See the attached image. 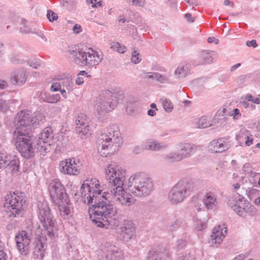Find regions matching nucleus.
Returning <instances> with one entry per match:
<instances>
[{
	"instance_id": "nucleus-1",
	"label": "nucleus",
	"mask_w": 260,
	"mask_h": 260,
	"mask_svg": "<svg viewBox=\"0 0 260 260\" xmlns=\"http://www.w3.org/2000/svg\"><path fill=\"white\" fill-rule=\"evenodd\" d=\"M106 178L108 181V189L101 194L102 186L96 178L87 179L81 187L82 200L91 205L88 209L90 219L101 228L116 229L119 221L117 210L113 203H119L126 207L134 204L136 199L127 193L123 188L126 172L116 164H110L105 169Z\"/></svg>"
},
{
	"instance_id": "nucleus-2",
	"label": "nucleus",
	"mask_w": 260,
	"mask_h": 260,
	"mask_svg": "<svg viewBox=\"0 0 260 260\" xmlns=\"http://www.w3.org/2000/svg\"><path fill=\"white\" fill-rule=\"evenodd\" d=\"M122 143L120 133L115 126L106 127L99 137V153L103 157H108L118 151Z\"/></svg>"
},
{
	"instance_id": "nucleus-3",
	"label": "nucleus",
	"mask_w": 260,
	"mask_h": 260,
	"mask_svg": "<svg viewBox=\"0 0 260 260\" xmlns=\"http://www.w3.org/2000/svg\"><path fill=\"white\" fill-rule=\"evenodd\" d=\"M38 208V218L43 228H40L41 232L43 235L47 234L48 238L52 239L57 236L56 220L53 218L50 209L46 203L39 204Z\"/></svg>"
},
{
	"instance_id": "nucleus-4",
	"label": "nucleus",
	"mask_w": 260,
	"mask_h": 260,
	"mask_svg": "<svg viewBox=\"0 0 260 260\" xmlns=\"http://www.w3.org/2000/svg\"><path fill=\"white\" fill-rule=\"evenodd\" d=\"M128 188L134 196L145 197L152 190L153 183L149 177L142 175H135L129 178Z\"/></svg>"
},
{
	"instance_id": "nucleus-5",
	"label": "nucleus",
	"mask_w": 260,
	"mask_h": 260,
	"mask_svg": "<svg viewBox=\"0 0 260 260\" xmlns=\"http://www.w3.org/2000/svg\"><path fill=\"white\" fill-rule=\"evenodd\" d=\"M31 132H13V142L21 155L29 158L35 156L36 151L32 146Z\"/></svg>"
},
{
	"instance_id": "nucleus-6",
	"label": "nucleus",
	"mask_w": 260,
	"mask_h": 260,
	"mask_svg": "<svg viewBox=\"0 0 260 260\" xmlns=\"http://www.w3.org/2000/svg\"><path fill=\"white\" fill-rule=\"evenodd\" d=\"M193 189L191 182L185 180H180L168 193V199L172 204L182 202Z\"/></svg>"
},
{
	"instance_id": "nucleus-7",
	"label": "nucleus",
	"mask_w": 260,
	"mask_h": 260,
	"mask_svg": "<svg viewBox=\"0 0 260 260\" xmlns=\"http://www.w3.org/2000/svg\"><path fill=\"white\" fill-rule=\"evenodd\" d=\"M26 199L22 192L10 193L5 197V207L9 208L14 216H22V211L25 207Z\"/></svg>"
},
{
	"instance_id": "nucleus-8",
	"label": "nucleus",
	"mask_w": 260,
	"mask_h": 260,
	"mask_svg": "<svg viewBox=\"0 0 260 260\" xmlns=\"http://www.w3.org/2000/svg\"><path fill=\"white\" fill-rule=\"evenodd\" d=\"M115 94L106 90L101 92L95 101L94 109L100 114H104L114 109L113 101Z\"/></svg>"
},
{
	"instance_id": "nucleus-9",
	"label": "nucleus",
	"mask_w": 260,
	"mask_h": 260,
	"mask_svg": "<svg viewBox=\"0 0 260 260\" xmlns=\"http://www.w3.org/2000/svg\"><path fill=\"white\" fill-rule=\"evenodd\" d=\"M30 112L28 110H22L17 113L14 120V132H31Z\"/></svg>"
},
{
	"instance_id": "nucleus-10",
	"label": "nucleus",
	"mask_w": 260,
	"mask_h": 260,
	"mask_svg": "<svg viewBox=\"0 0 260 260\" xmlns=\"http://www.w3.org/2000/svg\"><path fill=\"white\" fill-rule=\"evenodd\" d=\"M50 197L55 204L66 202L67 196L65 189L58 179L52 180L49 185Z\"/></svg>"
},
{
	"instance_id": "nucleus-11",
	"label": "nucleus",
	"mask_w": 260,
	"mask_h": 260,
	"mask_svg": "<svg viewBox=\"0 0 260 260\" xmlns=\"http://www.w3.org/2000/svg\"><path fill=\"white\" fill-rule=\"evenodd\" d=\"M31 236L25 231H19L15 236L17 248L22 255L27 256L30 252Z\"/></svg>"
},
{
	"instance_id": "nucleus-12",
	"label": "nucleus",
	"mask_w": 260,
	"mask_h": 260,
	"mask_svg": "<svg viewBox=\"0 0 260 260\" xmlns=\"http://www.w3.org/2000/svg\"><path fill=\"white\" fill-rule=\"evenodd\" d=\"M80 160L75 158L66 159L60 162L59 168L61 173L69 175H78L81 170Z\"/></svg>"
},
{
	"instance_id": "nucleus-13",
	"label": "nucleus",
	"mask_w": 260,
	"mask_h": 260,
	"mask_svg": "<svg viewBox=\"0 0 260 260\" xmlns=\"http://www.w3.org/2000/svg\"><path fill=\"white\" fill-rule=\"evenodd\" d=\"M35 235L36 241L34 250V254L37 258H42L45 255V250L47 247V234L43 235L41 230L39 226L36 230Z\"/></svg>"
},
{
	"instance_id": "nucleus-14",
	"label": "nucleus",
	"mask_w": 260,
	"mask_h": 260,
	"mask_svg": "<svg viewBox=\"0 0 260 260\" xmlns=\"http://www.w3.org/2000/svg\"><path fill=\"white\" fill-rule=\"evenodd\" d=\"M118 233L121 235L124 241H129L136 233L135 224L131 220H124L118 229Z\"/></svg>"
},
{
	"instance_id": "nucleus-15",
	"label": "nucleus",
	"mask_w": 260,
	"mask_h": 260,
	"mask_svg": "<svg viewBox=\"0 0 260 260\" xmlns=\"http://www.w3.org/2000/svg\"><path fill=\"white\" fill-rule=\"evenodd\" d=\"M85 58V62L87 66H94L101 62L103 57L99 52L91 48H88L86 50Z\"/></svg>"
},
{
	"instance_id": "nucleus-16",
	"label": "nucleus",
	"mask_w": 260,
	"mask_h": 260,
	"mask_svg": "<svg viewBox=\"0 0 260 260\" xmlns=\"http://www.w3.org/2000/svg\"><path fill=\"white\" fill-rule=\"evenodd\" d=\"M229 147L228 142L223 138L213 140L209 145V150L215 153L222 152L227 150Z\"/></svg>"
},
{
	"instance_id": "nucleus-17",
	"label": "nucleus",
	"mask_w": 260,
	"mask_h": 260,
	"mask_svg": "<svg viewBox=\"0 0 260 260\" xmlns=\"http://www.w3.org/2000/svg\"><path fill=\"white\" fill-rule=\"evenodd\" d=\"M236 140L241 145L245 144L249 146L252 144L253 137L249 132L245 128H242L236 135Z\"/></svg>"
},
{
	"instance_id": "nucleus-18",
	"label": "nucleus",
	"mask_w": 260,
	"mask_h": 260,
	"mask_svg": "<svg viewBox=\"0 0 260 260\" xmlns=\"http://www.w3.org/2000/svg\"><path fill=\"white\" fill-rule=\"evenodd\" d=\"M27 76L24 71L17 70L12 72L10 77L11 83L14 85H21L26 80Z\"/></svg>"
},
{
	"instance_id": "nucleus-19",
	"label": "nucleus",
	"mask_w": 260,
	"mask_h": 260,
	"mask_svg": "<svg viewBox=\"0 0 260 260\" xmlns=\"http://www.w3.org/2000/svg\"><path fill=\"white\" fill-rule=\"evenodd\" d=\"M197 150V147L193 144L183 143L180 145L179 153L182 159L190 157Z\"/></svg>"
},
{
	"instance_id": "nucleus-20",
	"label": "nucleus",
	"mask_w": 260,
	"mask_h": 260,
	"mask_svg": "<svg viewBox=\"0 0 260 260\" xmlns=\"http://www.w3.org/2000/svg\"><path fill=\"white\" fill-rule=\"evenodd\" d=\"M57 205L60 215L64 219H68L72 216L73 213V209L72 205L69 204L67 200L63 203L55 204Z\"/></svg>"
},
{
	"instance_id": "nucleus-21",
	"label": "nucleus",
	"mask_w": 260,
	"mask_h": 260,
	"mask_svg": "<svg viewBox=\"0 0 260 260\" xmlns=\"http://www.w3.org/2000/svg\"><path fill=\"white\" fill-rule=\"evenodd\" d=\"M9 167L12 169L14 173L17 172L19 168V160L16 158H13L10 161H8L6 157L3 153H0V169Z\"/></svg>"
},
{
	"instance_id": "nucleus-22",
	"label": "nucleus",
	"mask_w": 260,
	"mask_h": 260,
	"mask_svg": "<svg viewBox=\"0 0 260 260\" xmlns=\"http://www.w3.org/2000/svg\"><path fill=\"white\" fill-rule=\"evenodd\" d=\"M225 229L226 228H224V230H223L220 225H218L213 229L212 234L211 236V238L213 242L215 243H220L221 242L223 238L226 234V230Z\"/></svg>"
},
{
	"instance_id": "nucleus-23",
	"label": "nucleus",
	"mask_w": 260,
	"mask_h": 260,
	"mask_svg": "<svg viewBox=\"0 0 260 260\" xmlns=\"http://www.w3.org/2000/svg\"><path fill=\"white\" fill-rule=\"evenodd\" d=\"M203 202L205 207L208 210L212 209L216 206V198L212 192H209L205 195Z\"/></svg>"
},
{
	"instance_id": "nucleus-24",
	"label": "nucleus",
	"mask_w": 260,
	"mask_h": 260,
	"mask_svg": "<svg viewBox=\"0 0 260 260\" xmlns=\"http://www.w3.org/2000/svg\"><path fill=\"white\" fill-rule=\"evenodd\" d=\"M53 137L52 128L46 127L41 133L38 140L44 143H50Z\"/></svg>"
},
{
	"instance_id": "nucleus-25",
	"label": "nucleus",
	"mask_w": 260,
	"mask_h": 260,
	"mask_svg": "<svg viewBox=\"0 0 260 260\" xmlns=\"http://www.w3.org/2000/svg\"><path fill=\"white\" fill-rule=\"evenodd\" d=\"M245 202H248V201L244 200V198L242 197L239 199L236 203L231 206V208L241 216H244Z\"/></svg>"
},
{
	"instance_id": "nucleus-26",
	"label": "nucleus",
	"mask_w": 260,
	"mask_h": 260,
	"mask_svg": "<svg viewBox=\"0 0 260 260\" xmlns=\"http://www.w3.org/2000/svg\"><path fill=\"white\" fill-rule=\"evenodd\" d=\"M168 258L165 253L155 249L151 250L149 252L147 257L148 260H167Z\"/></svg>"
},
{
	"instance_id": "nucleus-27",
	"label": "nucleus",
	"mask_w": 260,
	"mask_h": 260,
	"mask_svg": "<svg viewBox=\"0 0 260 260\" xmlns=\"http://www.w3.org/2000/svg\"><path fill=\"white\" fill-rule=\"evenodd\" d=\"M144 146L145 149L152 151H158L162 147L160 144L154 139H148L145 141Z\"/></svg>"
},
{
	"instance_id": "nucleus-28",
	"label": "nucleus",
	"mask_w": 260,
	"mask_h": 260,
	"mask_svg": "<svg viewBox=\"0 0 260 260\" xmlns=\"http://www.w3.org/2000/svg\"><path fill=\"white\" fill-rule=\"evenodd\" d=\"M50 147V143H44V142L38 140L36 146L34 148L36 152H39L41 155H45L49 151Z\"/></svg>"
},
{
	"instance_id": "nucleus-29",
	"label": "nucleus",
	"mask_w": 260,
	"mask_h": 260,
	"mask_svg": "<svg viewBox=\"0 0 260 260\" xmlns=\"http://www.w3.org/2000/svg\"><path fill=\"white\" fill-rule=\"evenodd\" d=\"M60 84L62 88L66 89L69 93L74 89V83L69 77L60 79Z\"/></svg>"
},
{
	"instance_id": "nucleus-30",
	"label": "nucleus",
	"mask_w": 260,
	"mask_h": 260,
	"mask_svg": "<svg viewBox=\"0 0 260 260\" xmlns=\"http://www.w3.org/2000/svg\"><path fill=\"white\" fill-rule=\"evenodd\" d=\"M86 51H74L72 50L71 54L74 57V60L77 63H84L85 62Z\"/></svg>"
},
{
	"instance_id": "nucleus-31",
	"label": "nucleus",
	"mask_w": 260,
	"mask_h": 260,
	"mask_svg": "<svg viewBox=\"0 0 260 260\" xmlns=\"http://www.w3.org/2000/svg\"><path fill=\"white\" fill-rule=\"evenodd\" d=\"M245 207L244 216L246 217L248 214L249 216H253L257 215V210L256 208L252 205L249 202H245Z\"/></svg>"
},
{
	"instance_id": "nucleus-32",
	"label": "nucleus",
	"mask_w": 260,
	"mask_h": 260,
	"mask_svg": "<svg viewBox=\"0 0 260 260\" xmlns=\"http://www.w3.org/2000/svg\"><path fill=\"white\" fill-rule=\"evenodd\" d=\"M189 71L188 67L187 64H180L176 70L175 74L178 78L185 77Z\"/></svg>"
},
{
	"instance_id": "nucleus-33",
	"label": "nucleus",
	"mask_w": 260,
	"mask_h": 260,
	"mask_svg": "<svg viewBox=\"0 0 260 260\" xmlns=\"http://www.w3.org/2000/svg\"><path fill=\"white\" fill-rule=\"evenodd\" d=\"M77 133L82 139L84 137H87L90 135V131L89 129V124L83 126L76 127Z\"/></svg>"
},
{
	"instance_id": "nucleus-34",
	"label": "nucleus",
	"mask_w": 260,
	"mask_h": 260,
	"mask_svg": "<svg viewBox=\"0 0 260 260\" xmlns=\"http://www.w3.org/2000/svg\"><path fill=\"white\" fill-rule=\"evenodd\" d=\"M212 52L203 51L200 54V57L202 59L201 63H209L212 61L213 57L212 55Z\"/></svg>"
},
{
	"instance_id": "nucleus-35",
	"label": "nucleus",
	"mask_w": 260,
	"mask_h": 260,
	"mask_svg": "<svg viewBox=\"0 0 260 260\" xmlns=\"http://www.w3.org/2000/svg\"><path fill=\"white\" fill-rule=\"evenodd\" d=\"M182 159L181 156L178 153H171L166 155L164 157V161L170 163L172 162L179 161Z\"/></svg>"
},
{
	"instance_id": "nucleus-36",
	"label": "nucleus",
	"mask_w": 260,
	"mask_h": 260,
	"mask_svg": "<svg viewBox=\"0 0 260 260\" xmlns=\"http://www.w3.org/2000/svg\"><path fill=\"white\" fill-rule=\"evenodd\" d=\"M45 119V117L42 113L40 112L35 113V115L30 117L31 126L32 127V125L35 124L39 125L44 121Z\"/></svg>"
},
{
	"instance_id": "nucleus-37",
	"label": "nucleus",
	"mask_w": 260,
	"mask_h": 260,
	"mask_svg": "<svg viewBox=\"0 0 260 260\" xmlns=\"http://www.w3.org/2000/svg\"><path fill=\"white\" fill-rule=\"evenodd\" d=\"M76 127H81L88 124L87 116L83 113L78 115L76 119Z\"/></svg>"
},
{
	"instance_id": "nucleus-38",
	"label": "nucleus",
	"mask_w": 260,
	"mask_h": 260,
	"mask_svg": "<svg viewBox=\"0 0 260 260\" xmlns=\"http://www.w3.org/2000/svg\"><path fill=\"white\" fill-rule=\"evenodd\" d=\"M122 252L119 250H113L110 254L107 255V257L110 260H123Z\"/></svg>"
},
{
	"instance_id": "nucleus-39",
	"label": "nucleus",
	"mask_w": 260,
	"mask_h": 260,
	"mask_svg": "<svg viewBox=\"0 0 260 260\" xmlns=\"http://www.w3.org/2000/svg\"><path fill=\"white\" fill-rule=\"evenodd\" d=\"M111 48L119 53H123L126 50V47L117 42L112 43Z\"/></svg>"
},
{
	"instance_id": "nucleus-40",
	"label": "nucleus",
	"mask_w": 260,
	"mask_h": 260,
	"mask_svg": "<svg viewBox=\"0 0 260 260\" xmlns=\"http://www.w3.org/2000/svg\"><path fill=\"white\" fill-rule=\"evenodd\" d=\"M196 125L197 128H203L211 126V124L208 121L206 117H202L199 119L198 121L197 122Z\"/></svg>"
},
{
	"instance_id": "nucleus-41",
	"label": "nucleus",
	"mask_w": 260,
	"mask_h": 260,
	"mask_svg": "<svg viewBox=\"0 0 260 260\" xmlns=\"http://www.w3.org/2000/svg\"><path fill=\"white\" fill-rule=\"evenodd\" d=\"M22 26L20 27V30L21 32L25 34H29L32 32L30 25L28 24L27 20L25 19L21 20Z\"/></svg>"
},
{
	"instance_id": "nucleus-42",
	"label": "nucleus",
	"mask_w": 260,
	"mask_h": 260,
	"mask_svg": "<svg viewBox=\"0 0 260 260\" xmlns=\"http://www.w3.org/2000/svg\"><path fill=\"white\" fill-rule=\"evenodd\" d=\"M60 96L59 94L46 95L43 101L48 103H56L60 101Z\"/></svg>"
},
{
	"instance_id": "nucleus-43",
	"label": "nucleus",
	"mask_w": 260,
	"mask_h": 260,
	"mask_svg": "<svg viewBox=\"0 0 260 260\" xmlns=\"http://www.w3.org/2000/svg\"><path fill=\"white\" fill-rule=\"evenodd\" d=\"M160 101L162 102L164 108L166 112H170L172 111L173 106L170 100L162 98L160 99Z\"/></svg>"
},
{
	"instance_id": "nucleus-44",
	"label": "nucleus",
	"mask_w": 260,
	"mask_h": 260,
	"mask_svg": "<svg viewBox=\"0 0 260 260\" xmlns=\"http://www.w3.org/2000/svg\"><path fill=\"white\" fill-rule=\"evenodd\" d=\"M182 223L180 219H176L175 221L172 222L169 228L170 231H174L179 229Z\"/></svg>"
},
{
	"instance_id": "nucleus-45",
	"label": "nucleus",
	"mask_w": 260,
	"mask_h": 260,
	"mask_svg": "<svg viewBox=\"0 0 260 260\" xmlns=\"http://www.w3.org/2000/svg\"><path fill=\"white\" fill-rule=\"evenodd\" d=\"M229 115L232 116L233 119L236 120L240 118V117L241 116V114L239 110L237 108H236L230 112Z\"/></svg>"
},
{
	"instance_id": "nucleus-46",
	"label": "nucleus",
	"mask_w": 260,
	"mask_h": 260,
	"mask_svg": "<svg viewBox=\"0 0 260 260\" xmlns=\"http://www.w3.org/2000/svg\"><path fill=\"white\" fill-rule=\"evenodd\" d=\"M47 17L50 22H53L58 18L57 14L50 10L47 11Z\"/></svg>"
},
{
	"instance_id": "nucleus-47",
	"label": "nucleus",
	"mask_w": 260,
	"mask_h": 260,
	"mask_svg": "<svg viewBox=\"0 0 260 260\" xmlns=\"http://www.w3.org/2000/svg\"><path fill=\"white\" fill-rule=\"evenodd\" d=\"M132 62L136 64L141 61V58L139 57V54L137 51H134L132 52V56L131 58Z\"/></svg>"
},
{
	"instance_id": "nucleus-48",
	"label": "nucleus",
	"mask_w": 260,
	"mask_h": 260,
	"mask_svg": "<svg viewBox=\"0 0 260 260\" xmlns=\"http://www.w3.org/2000/svg\"><path fill=\"white\" fill-rule=\"evenodd\" d=\"M61 85L60 84V79H58L56 82H53L51 86V90L53 91H57L61 90Z\"/></svg>"
},
{
	"instance_id": "nucleus-49",
	"label": "nucleus",
	"mask_w": 260,
	"mask_h": 260,
	"mask_svg": "<svg viewBox=\"0 0 260 260\" xmlns=\"http://www.w3.org/2000/svg\"><path fill=\"white\" fill-rule=\"evenodd\" d=\"M8 110V106L6 104L5 101L0 98V111L6 112Z\"/></svg>"
},
{
	"instance_id": "nucleus-50",
	"label": "nucleus",
	"mask_w": 260,
	"mask_h": 260,
	"mask_svg": "<svg viewBox=\"0 0 260 260\" xmlns=\"http://www.w3.org/2000/svg\"><path fill=\"white\" fill-rule=\"evenodd\" d=\"M186 244V241L183 239H179L176 243V247L177 249L183 248Z\"/></svg>"
},
{
	"instance_id": "nucleus-51",
	"label": "nucleus",
	"mask_w": 260,
	"mask_h": 260,
	"mask_svg": "<svg viewBox=\"0 0 260 260\" xmlns=\"http://www.w3.org/2000/svg\"><path fill=\"white\" fill-rule=\"evenodd\" d=\"M169 80V77L166 76L162 75L159 73H158V76L156 77V80L159 81L160 83H165Z\"/></svg>"
},
{
	"instance_id": "nucleus-52",
	"label": "nucleus",
	"mask_w": 260,
	"mask_h": 260,
	"mask_svg": "<svg viewBox=\"0 0 260 260\" xmlns=\"http://www.w3.org/2000/svg\"><path fill=\"white\" fill-rule=\"evenodd\" d=\"M133 4L139 7H143L145 4V0H132Z\"/></svg>"
},
{
	"instance_id": "nucleus-53",
	"label": "nucleus",
	"mask_w": 260,
	"mask_h": 260,
	"mask_svg": "<svg viewBox=\"0 0 260 260\" xmlns=\"http://www.w3.org/2000/svg\"><path fill=\"white\" fill-rule=\"evenodd\" d=\"M179 260H196L193 255L190 254H186L184 256H181L179 258Z\"/></svg>"
},
{
	"instance_id": "nucleus-54",
	"label": "nucleus",
	"mask_w": 260,
	"mask_h": 260,
	"mask_svg": "<svg viewBox=\"0 0 260 260\" xmlns=\"http://www.w3.org/2000/svg\"><path fill=\"white\" fill-rule=\"evenodd\" d=\"M246 45L248 47H253L255 48L257 47V44L255 40L248 41L246 42Z\"/></svg>"
},
{
	"instance_id": "nucleus-55",
	"label": "nucleus",
	"mask_w": 260,
	"mask_h": 260,
	"mask_svg": "<svg viewBox=\"0 0 260 260\" xmlns=\"http://www.w3.org/2000/svg\"><path fill=\"white\" fill-rule=\"evenodd\" d=\"M74 32L76 34H79L81 31V26L79 24H75L73 28Z\"/></svg>"
},
{
	"instance_id": "nucleus-56",
	"label": "nucleus",
	"mask_w": 260,
	"mask_h": 260,
	"mask_svg": "<svg viewBox=\"0 0 260 260\" xmlns=\"http://www.w3.org/2000/svg\"><path fill=\"white\" fill-rule=\"evenodd\" d=\"M6 254L4 252L3 249L0 247V260H6Z\"/></svg>"
},
{
	"instance_id": "nucleus-57",
	"label": "nucleus",
	"mask_w": 260,
	"mask_h": 260,
	"mask_svg": "<svg viewBox=\"0 0 260 260\" xmlns=\"http://www.w3.org/2000/svg\"><path fill=\"white\" fill-rule=\"evenodd\" d=\"M29 66L33 68L37 69L39 64L36 60H31L28 62Z\"/></svg>"
},
{
	"instance_id": "nucleus-58",
	"label": "nucleus",
	"mask_w": 260,
	"mask_h": 260,
	"mask_svg": "<svg viewBox=\"0 0 260 260\" xmlns=\"http://www.w3.org/2000/svg\"><path fill=\"white\" fill-rule=\"evenodd\" d=\"M207 41L209 43H214L215 44H217L218 43V40L213 37H209L207 39Z\"/></svg>"
},
{
	"instance_id": "nucleus-59",
	"label": "nucleus",
	"mask_w": 260,
	"mask_h": 260,
	"mask_svg": "<svg viewBox=\"0 0 260 260\" xmlns=\"http://www.w3.org/2000/svg\"><path fill=\"white\" fill-rule=\"evenodd\" d=\"M7 83L3 80H0V89H4L7 87Z\"/></svg>"
},
{
	"instance_id": "nucleus-60",
	"label": "nucleus",
	"mask_w": 260,
	"mask_h": 260,
	"mask_svg": "<svg viewBox=\"0 0 260 260\" xmlns=\"http://www.w3.org/2000/svg\"><path fill=\"white\" fill-rule=\"evenodd\" d=\"M185 17L188 20V21L190 22H193L194 21V19L191 17V14L190 13H187L185 15Z\"/></svg>"
},
{
	"instance_id": "nucleus-61",
	"label": "nucleus",
	"mask_w": 260,
	"mask_h": 260,
	"mask_svg": "<svg viewBox=\"0 0 260 260\" xmlns=\"http://www.w3.org/2000/svg\"><path fill=\"white\" fill-rule=\"evenodd\" d=\"M84 82V80L83 78L78 77L76 79V83L78 85H81Z\"/></svg>"
},
{
	"instance_id": "nucleus-62",
	"label": "nucleus",
	"mask_w": 260,
	"mask_h": 260,
	"mask_svg": "<svg viewBox=\"0 0 260 260\" xmlns=\"http://www.w3.org/2000/svg\"><path fill=\"white\" fill-rule=\"evenodd\" d=\"M5 53V47L2 42H0V55H3Z\"/></svg>"
},
{
	"instance_id": "nucleus-63",
	"label": "nucleus",
	"mask_w": 260,
	"mask_h": 260,
	"mask_svg": "<svg viewBox=\"0 0 260 260\" xmlns=\"http://www.w3.org/2000/svg\"><path fill=\"white\" fill-rule=\"evenodd\" d=\"M66 89H64V88L61 89V90H59L60 91L62 96L64 98L67 99L68 97V95H67V91H66Z\"/></svg>"
},
{
	"instance_id": "nucleus-64",
	"label": "nucleus",
	"mask_w": 260,
	"mask_h": 260,
	"mask_svg": "<svg viewBox=\"0 0 260 260\" xmlns=\"http://www.w3.org/2000/svg\"><path fill=\"white\" fill-rule=\"evenodd\" d=\"M155 110L154 109H149L148 111V114L150 116H153L156 114Z\"/></svg>"
}]
</instances>
